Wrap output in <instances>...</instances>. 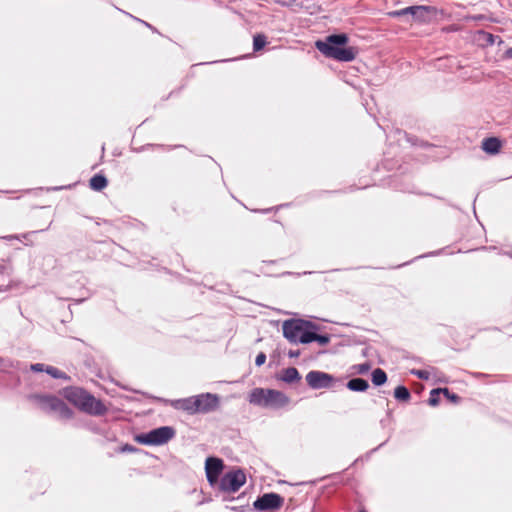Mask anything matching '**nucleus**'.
I'll return each mask as SVG.
<instances>
[{"label": "nucleus", "instance_id": "nucleus-1", "mask_svg": "<svg viewBox=\"0 0 512 512\" xmlns=\"http://www.w3.org/2000/svg\"><path fill=\"white\" fill-rule=\"evenodd\" d=\"M62 396L79 411L91 416H103L107 413L106 405L82 387L69 386L61 391Z\"/></svg>", "mask_w": 512, "mask_h": 512}, {"label": "nucleus", "instance_id": "nucleus-2", "mask_svg": "<svg viewBox=\"0 0 512 512\" xmlns=\"http://www.w3.org/2000/svg\"><path fill=\"white\" fill-rule=\"evenodd\" d=\"M349 38L347 34H333L325 37L324 40L315 42V47L327 58L337 61L350 62L353 61L358 53L357 48L346 46Z\"/></svg>", "mask_w": 512, "mask_h": 512}, {"label": "nucleus", "instance_id": "nucleus-3", "mask_svg": "<svg viewBox=\"0 0 512 512\" xmlns=\"http://www.w3.org/2000/svg\"><path fill=\"white\" fill-rule=\"evenodd\" d=\"M28 400L34 404L36 408L47 414H55L61 419H72L74 417L73 410L59 397L52 394H31Z\"/></svg>", "mask_w": 512, "mask_h": 512}, {"label": "nucleus", "instance_id": "nucleus-4", "mask_svg": "<svg viewBox=\"0 0 512 512\" xmlns=\"http://www.w3.org/2000/svg\"><path fill=\"white\" fill-rule=\"evenodd\" d=\"M248 399L253 405L267 408H282L289 403V398L283 392L264 388L251 390Z\"/></svg>", "mask_w": 512, "mask_h": 512}, {"label": "nucleus", "instance_id": "nucleus-5", "mask_svg": "<svg viewBox=\"0 0 512 512\" xmlns=\"http://www.w3.org/2000/svg\"><path fill=\"white\" fill-rule=\"evenodd\" d=\"M312 331L308 327V322L286 321L283 324L284 337L291 343L308 344L312 342Z\"/></svg>", "mask_w": 512, "mask_h": 512}, {"label": "nucleus", "instance_id": "nucleus-6", "mask_svg": "<svg viewBox=\"0 0 512 512\" xmlns=\"http://www.w3.org/2000/svg\"><path fill=\"white\" fill-rule=\"evenodd\" d=\"M174 436V430L171 427L164 426L154 429L139 437V441L143 444L161 445L167 443Z\"/></svg>", "mask_w": 512, "mask_h": 512}, {"label": "nucleus", "instance_id": "nucleus-7", "mask_svg": "<svg viewBox=\"0 0 512 512\" xmlns=\"http://www.w3.org/2000/svg\"><path fill=\"white\" fill-rule=\"evenodd\" d=\"M246 482V475L241 470L226 473L219 482V487L224 492H236Z\"/></svg>", "mask_w": 512, "mask_h": 512}, {"label": "nucleus", "instance_id": "nucleus-8", "mask_svg": "<svg viewBox=\"0 0 512 512\" xmlns=\"http://www.w3.org/2000/svg\"><path fill=\"white\" fill-rule=\"evenodd\" d=\"M284 499L277 493H266L254 502L255 509L259 511L276 510L283 506Z\"/></svg>", "mask_w": 512, "mask_h": 512}, {"label": "nucleus", "instance_id": "nucleus-9", "mask_svg": "<svg viewBox=\"0 0 512 512\" xmlns=\"http://www.w3.org/2000/svg\"><path fill=\"white\" fill-rule=\"evenodd\" d=\"M224 469V463L222 459L216 457H208L205 463V471L208 482L211 485L218 483L220 474Z\"/></svg>", "mask_w": 512, "mask_h": 512}, {"label": "nucleus", "instance_id": "nucleus-10", "mask_svg": "<svg viewBox=\"0 0 512 512\" xmlns=\"http://www.w3.org/2000/svg\"><path fill=\"white\" fill-rule=\"evenodd\" d=\"M194 397L197 413H208L215 410L219 405L218 396L211 393H203Z\"/></svg>", "mask_w": 512, "mask_h": 512}, {"label": "nucleus", "instance_id": "nucleus-11", "mask_svg": "<svg viewBox=\"0 0 512 512\" xmlns=\"http://www.w3.org/2000/svg\"><path fill=\"white\" fill-rule=\"evenodd\" d=\"M306 381L313 389L328 388L333 383V377L321 371H310L306 375Z\"/></svg>", "mask_w": 512, "mask_h": 512}, {"label": "nucleus", "instance_id": "nucleus-12", "mask_svg": "<svg viewBox=\"0 0 512 512\" xmlns=\"http://www.w3.org/2000/svg\"><path fill=\"white\" fill-rule=\"evenodd\" d=\"M172 406L176 410L185 411L188 414H197L196 402H195L194 396L175 400L172 402Z\"/></svg>", "mask_w": 512, "mask_h": 512}, {"label": "nucleus", "instance_id": "nucleus-13", "mask_svg": "<svg viewBox=\"0 0 512 512\" xmlns=\"http://www.w3.org/2000/svg\"><path fill=\"white\" fill-rule=\"evenodd\" d=\"M419 10L416 12L415 20L419 23H429L431 17L435 16L438 12L436 7L419 5Z\"/></svg>", "mask_w": 512, "mask_h": 512}, {"label": "nucleus", "instance_id": "nucleus-14", "mask_svg": "<svg viewBox=\"0 0 512 512\" xmlns=\"http://www.w3.org/2000/svg\"><path fill=\"white\" fill-rule=\"evenodd\" d=\"M481 148L487 154L495 155L500 152L502 148V142L497 137H488L483 139Z\"/></svg>", "mask_w": 512, "mask_h": 512}, {"label": "nucleus", "instance_id": "nucleus-15", "mask_svg": "<svg viewBox=\"0 0 512 512\" xmlns=\"http://www.w3.org/2000/svg\"><path fill=\"white\" fill-rule=\"evenodd\" d=\"M300 374L298 370L294 367H289L284 370H282L279 379L286 382V383H294L300 380Z\"/></svg>", "mask_w": 512, "mask_h": 512}, {"label": "nucleus", "instance_id": "nucleus-16", "mask_svg": "<svg viewBox=\"0 0 512 512\" xmlns=\"http://www.w3.org/2000/svg\"><path fill=\"white\" fill-rule=\"evenodd\" d=\"M90 188L95 191L103 190L107 185L108 181L102 174H95L89 181Z\"/></svg>", "mask_w": 512, "mask_h": 512}, {"label": "nucleus", "instance_id": "nucleus-17", "mask_svg": "<svg viewBox=\"0 0 512 512\" xmlns=\"http://www.w3.org/2000/svg\"><path fill=\"white\" fill-rule=\"evenodd\" d=\"M369 387L368 382L362 378H353L348 381L347 388L352 391L363 392L366 391Z\"/></svg>", "mask_w": 512, "mask_h": 512}, {"label": "nucleus", "instance_id": "nucleus-18", "mask_svg": "<svg viewBox=\"0 0 512 512\" xmlns=\"http://www.w3.org/2000/svg\"><path fill=\"white\" fill-rule=\"evenodd\" d=\"M418 10H419L418 6H410V7L400 9V10L388 12V16H390L392 18H398V17L404 16L406 14H411L413 17H415L416 12H418Z\"/></svg>", "mask_w": 512, "mask_h": 512}, {"label": "nucleus", "instance_id": "nucleus-19", "mask_svg": "<svg viewBox=\"0 0 512 512\" xmlns=\"http://www.w3.org/2000/svg\"><path fill=\"white\" fill-rule=\"evenodd\" d=\"M386 381H387V375H386L385 371L382 370L381 368H376L372 372V382L374 385L380 386V385L385 384Z\"/></svg>", "mask_w": 512, "mask_h": 512}, {"label": "nucleus", "instance_id": "nucleus-20", "mask_svg": "<svg viewBox=\"0 0 512 512\" xmlns=\"http://www.w3.org/2000/svg\"><path fill=\"white\" fill-rule=\"evenodd\" d=\"M394 397L399 401L407 402L411 398V394L405 386H398L394 390Z\"/></svg>", "mask_w": 512, "mask_h": 512}, {"label": "nucleus", "instance_id": "nucleus-21", "mask_svg": "<svg viewBox=\"0 0 512 512\" xmlns=\"http://www.w3.org/2000/svg\"><path fill=\"white\" fill-rule=\"evenodd\" d=\"M45 372L56 379H64V380L70 379V377L65 372H63L53 366H46Z\"/></svg>", "mask_w": 512, "mask_h": 512}, {"label": "nucleus", "instance_id": "nucleus-22", "mask_svg": "<svg viewBox=\"0 0 512 512\" xmlns=\"http://www.w3.org/2000/svg\"><path fill=\"white\" fill-rule=\"evenodd\" d=\"M267 44V37L264 34H257L253 37V49L255 52L260 51Z\"/></svg>", "mask_w": 512, "mask_h": 512}, {"label": "nucleus", "instance_id": "nucleus-23", "mask_svg": "<svg viewBox=\"0 0 512 512\" xmlns=\"http://www.w3.org/2000/svg\"><path fill=\"white\" fill-rule=\"evenodd\" d=\"M440 394H441V388H436V389H433L431 392H430V397H429V400H428V403L430 406H437L440 402Z\"/></svg>", "mask_w": 512, "mask_h": 512}, {"label": "nucleus", "instance_id": "nucleus-24", "mask_svg": "<svg viewBox=\"0 0 512 512\" xmlns=\"http://www.w3.org/2000/svg\"><path fill=\"white\" fill-rule=\"evenodd\" d=\"M441 394H443L450 402L457 404L460 402V397L449 391L448 388H441Z\"/></svg>", "mask_w": 512, "mask_h": 512}, {"label": "nucleus", "instance_id": "nucleus-25", "mask_svg": "<svg viewBox=\"0 0 512 512\" xmlns=\"http://www.w3.org/2000/svg\"><path fill=\"white\" fill-rule=\"evenodd\" d=\"M312 342L317 341L320 345H326L329 343L330 339L326 335H319L312 331L311 333Z\"/></svg>", "mask_w": 512, "mask_h": 512}, {"label": "nucleus", "instance_id": "nucleus-26", "mask_svg": "<svg viewBox=\"0 0 512 512\" xmlns=\"http://www.w3.org/2000/svg\"><path fill=\"white\" fill-rule=\"evenodd\" d=\"M412 373L422 380H427L429 378V372L426 370H415Z\"/></svg>", "mask_w": 512, "mask_h": 512}, {"label": "nucleus", "instance_id": "nucleus-27", "mask_svg": "<svg viewBox=\"0 0 512 512\" xmlns=\"http://www.w3.org/2000/svg\"><path fill=\"white\" fill-rule=\"evenodd\" d=\"M370 368L371 366L369 363H363L356 366L357 372L359 374H365L366 372L369 371Z\"/></svg>", "mask_w": 512, "mask_h": 512}, {"label": "nucleus", "instance_id": "nucleus-28", "mask_svg": "<svg viewBox=\"0 0 512 512\" xmlns=\"http://www.w3.org/2000/svg\"><path fill=\"white\" fill-rule=\"evenodd\" d=\"M266 361V354L263 353V352H260L257 356H256V359H255V364L257 366H261L265 363Z\"/></svg>", "mask_w": 512, "mask_h": 512}, {"label": "nucleus", "instance_id": "nucleus-29", "mask_svg": "<svg viewBox=\"0 0 512 512\" xmlns=\"http://www.w3.org/2000/svg\"><path fill=\"white\" fill-rule=\"evenodd\" d=\"M30 368L34 372H43V371H45L46 366L42 363H36V364H32Z\"/></svg>", "mask_w": 512, "mask_h": 512}, {"label": "nucleus", "instance_id": "nucleus-30", "mask_svg": "<svg viewBox=\"0 0 512 512\" xmlns=\"http://www.w3.org/2000/svg\"><path fill=\"white\" fill-rule=\"evenodd\" d=\"M485 36H486V41L490 44H493L494 43V36L490 33H485Z\"/></svg>", "mask_w": 512, "mask_h": 512}, {"label": "nucleus", "instance_id": "nucleus-31", "mask_svg": "<svg viewBox=\"0 0 512 512\" xmlns=\"http://www.w3.org/2000/svg\"><path fill=\"white\" fill-rule=\"evenodd\" d=\"M505 58L512 59V48H509L504 53Z\"/></svg>", "mask_w": 512, "mask_h": 512}, {"label": "nucleus", "instance_id": "nucleus-32", "mask_svg": "<svg viewBox=\"0 0 512 512\" xmlns=\"http://www.w3.org/2000/svg\"><path fill=\"white\" fill-rule=\"evenodd\" d=\"M288 355L290 357H298L300 355V352H299V350H297V351L290 350Z\"/></svg>", "mask_w": 512, "mask_h": 512}, {"label": "nucleus", "instance_id": "nucleus-33", "mask_svg": "<svg viewBox=\"0 0 512 512\" xmlns=\"http://www.w3.org/2000/svg\"><path fill=\"white\" fill-rule=\"evenodd\" d=\"M359 512H365V511H364V510H361V511H359Z\"/></svg>", "mask_w": 512, "mask_h": 512}]
</instances>
